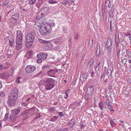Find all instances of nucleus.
Masks as SVG:
<instances>
[{
	"instance_id": "obj_1",
	"label": "nucleus",
	"mask_w": 131,
	"mask_h": 131,
	"mask_svg": "<svg viewBox=\"0 0 131 131\" xmlns=\"http://www.w3.org/2000/svg\"><path fill=\"white\" fill-rule=\"evenodd\" d=\"M54 81L51 78H48L43 81V84L45 86V89L48 90L54 88Z\"/></svg>"
},
{
	"instance_id": "obj_2",
	"label": "nucleus",
	"mask_w": 131,
	"mask_h": 131,
	"mask_svg": "<svg viewBox=\"0 0 131 131\" xmlns=\"http://www.w3.org/2000/svg\"><path fill=\"white\" fill-rule=\"evenodd\" d=\"M49 29L50 27L46 24L41 26L39 29L40 32L42 35H47L51 31Z\"/></svg>"
},
{
	"instance_id": "obj_3",
	"label": "nucleus",
	"mask_w": 131,
	"mask_h": 131,
	"mask_svg": "<svg viewBox=\"0 0 131 131\" xmlns=\"http://www.w3.org/2000/svg\"><path fill=\"white\" fill-rule=\"evenodd\" d=\"M18 91L17 88H15L12 90L11 93L9 94L8 98L16 100L18 98Z\"/></svg>"
},
{
	"instance_id": "obj_4",
	"label": "nucleus",
	"mask_w": 131,
	"mask_h": 131,
	"mask_svg": "<svg viewBox=\"0 0 131 131\" xmlns=\"http://www.w3.org/2000/svg\"><path fill=\"white\" fill-rule=\"evenodd\" d=\"M36 36V34L34 32H30L26 35V40L27 41L33 42Z\"/></svg>"
},
{
	"instance_id": "obj_5",
	"label": "nucleus",
	"mask_w": 131,
	"mask_h": 131,
	"mask_svg": "<svg viewBox=\"0 0 131 131\" xmlns=\"http://www.w3.org/2000/svg\"><path fill=\"white\" fill-rule=\"evenodd\" d=\"M112 42L111 40H108L106 43L105 47L108 52L111 53L112 52Z\"/></svg>"
},
{
	"instance_id": "obj_6",
	"label": "nucleus",
	"mask_w": 131,
	"mask_h": 131,
	"mask_svg": "<svg viewBox=\"0 0 131 131\" xmlns=\"http://www.w3.org/2000/svg\"><path fill=\"white\" fill-rule=\"evenodd\" d=\"M16 100L8 98L7 100L6 101V103L8 106L10 107L14 106L16 104Z\"/></svg>"
},
{
	"instance_id": "obj_7",
	"label": "nucleus",
	"mask_w": 131,
	"mask_h": 131,
	"mask_svg": "<svg viewBox=\"0 0 131 131\" xmlns=\"http://www.w3.org/2000/svg\"><path fill=\"white\" fill-rule=\"evenodd\" d=\"M36 68L35 66L28 65L25 68V71L27 73H31L35 71Z\"/></svg>"
},
{
	"instance_id": "obj_8",
	"label": "nucleus",
	"mask_w": 131,
	"mask_h": 131,
	"mask_svg": "<svg viewBox=\"0 0 131 131\" xmlns=\"http://www.w3.org/2000/svg\"><path fill=\"white\" fill-rule=\"evenodd\" d=\"M47 56V53L42 52L38 53L36 57L38 58H40L42 60H44L46 59Z\"/></svg>"
},
{
	"instance_id": "obj_9",
	"label": "nucleus",
	"mask_w": 131,
	"mask_h": 131,
	"mask_svg": "<svg viewBox=\"0 0 131 131\" xmlns=\"http://www.w3.org/2000/svg\"><path fill=\"white\" fill-rule=\"evenodd\" d=\"M23 47L22 40H16V49L17 50L21 49Z\"/></svg>"
},
{
	"instance_id": "obj_10",
	"label": "nucleus",
	"mask_w": 131,
	"mask_h": 131,
	"mask_svg": "<svg viewBox=\"0 0 131 131\" xmlns=\"http://www.w3.org/2000/svg\"><path fill=\"white\" fill-rule=\"evenodd\" d=\"M17 38L16 40H22L23 38V34L21 31L18 30L17 31Z\"/></svg>"
},
{
	"instance_id": "obj_11",
	"label": "nucleus",
	"mask_w": 131,
	"mask_h": 131,
	"mask_svg": "<svg viewBox=\"0 0 131 131\" xmlns=\"http://www.w3.org/2000/svg\"><path fill=\"white\" fill-rule=\"evenodd\" d=\"M74 1L71 0H65L62 1L61 3L64 5H66L67 4H72L74 3Z\"/></svg>"
},
{
	"instance_id": "obj_12",
	"label": "nucleus",
	"mask_w": 131,
	"mask_h": 131,
	"mask_svg": "<svg viewBox=\"0 0 131 131\" xmlns=\"http://www.w3.org/2000/svg\"><path fill=\"white\" fill-rule=\"evenodd\" d=\"M88 75L86 73H84L81 75L80 77V80L82 82H85L86 80Z\"/></svg>"
},
{
	"instance_id": "obj_13",
	"label": "nucleus",
	"mask_w": 131,
	"mask_h": 131,
	"mask_svg": "<svg viewBox=\"0 0 131 131\" xmlns=\"http://www.w3.org/2000/svg\"><path fill=\"white\" fill-rule=\"evenodd\" d=\"M54 69H51L47 71V75L50 77H54L56 73Z\"/></svg>"
},
{
	"instance_id": "obj_14",
	"label": "nucleus",
	"mask_w": 131,
	"mask_h": 131,
	"mask_svg": "<svg viewBox=\"0 0 131 131\" xmlns=\"http://www.w3.org/2000/svg\"><path fill=\"white\" fill-rule=\"evenodd\" d=\"M99 105L100 109L102 111H103L104 109L106 108L105 104L103 102H100L99 104Z\"/></svg>"
},
{
	"instance_id": "obj_15",
	"label": "nucleus",
	"mask_w": 131,
	"mask_h": 131,
	"mask_svg": "<svg viewBox=\"0 0 131 131\" xmlns=\"http://www.w3.org/2000/svg\"><path fill=\"white\" fill-rule=\"evenodd\" d=\"M94 91V87L93 86H89L87 89L88 94L90 95H91L93 94Z\"/></svg>"
},
{
	"instance_id": "obj_16",
	"label": "nucleus",
	"mask_w": 131,
	"mask_h": 131,
	"mask_svg": "<svg viewBox=\"0 0 131 131\" xmlns=\"http://www.w3.org/2000/svg\"><path fill=\"white\" fill-rule=\"evenodd\" d=\"M12 18L16 20L19 18V14L18 13H16L15 14L12 15L11 17Z\"/></svg>"
},
{
	"instance_id": "obj_17",
	"label": "nucleus",
	"mask_w": 131,
	"mask_h": 131,
	"mask_svg": "<svg viewBox=\"0 0 131 131\" xmlns=\"http://www.w3.org/2000/svg\"><path fill=\"white\" fill-rule=\"evenodd\" d=\"M109 121H110V123L111 126L112 128H113L115 126L116 123L113 119L110 118L109 119Z\"/></svg>"
},
{
	"instance_id": "obj_18",
	"label": "nucleus",
	"mask_w": 131,
	"mask_h": 131,
	"mask_svg": "<svg viewBox=\"0 0 131 131\" xmlns=\"http://www.w3.org/2000/svg\"><path fill=\"white\" fill-rule=\"evenodd\" d=\"M16 116L13 113L12 114H11L9 116V118L11 120L12 122H14L16 119Z\"/></svg>"
},
{
	"instance_id": "obj_19",
	"label": "nucleus",
	"mask_w": 131,
	"mask_h": 131,
	"mask_svg": "<svg viewBox=\"0 0 131 131\" xmlns=\"http://www.w3.org/2000/svg\"><path fill=\"white\" fill-rule=\"evenodd\" d=\"M25 56L28 59H29L32 57V53L30 51H28L26 53Z\"/></svg>"
},
{
	"instance_id": "obj_20",
	"label": "nucleus",
	"mask_w": 131,
	"mask_h": 131,
	"mask_svg": "<svg viewBox=\"0 0 131 131\" xmlns=\"http://www.w3.org/2000/svg\"><path fill=\"white\" fill-rule=\"evenodd\" d=\"M6 78V73H3L0 74V79H5Z\"/></svg>"
},
{
	"instance_id": "obj_21",
	"label": "nucleus",
	"mask_w": 131,
	"mask_h": 131,
	"mask_svg": "<svg viewBox=\"0 0 131 131\" xmlns=\"http://www.w3.org/2000/svg\"><path fill=\"white\" fill-rule=\"evenodd\" d=\"M46 25L48 27H50V29L51 31L52 29V27H53L55 25V24L53 22L49 23H47L46 24Z\"/></svg>"
},
{
	"instance_id": "obj_22",
	"label": "nucleus",
	"mask_w": 131,
	"mask_h": 131,
	"mask_svg": "<svg viewBox=\"0 0 131 131\" xmlns=\"http://www.w3.org/2000/svg\"><path fill=\"white\" fill-rule=\"evenodd\" d=\"M47 43L46 45V48L49 49L51 50L53 47V45L51 43H48V42Z\"/></svg>"
},
{
	"instance_id": "obj_23",
	"label": "nucleus",
	"mask_w": 131,
	"mask_h": 131,
	"mask_svg": "<svg viewBox=\"0 0 131 131\" xmlns=\"http://www.w3.org/2000/svg\"><path fill=\"white\" fill-rule=\"evenodd\" d=\"M105 5L109 8L111 6L110 2L109 0H106L105 2Z\"/></svg>"
},
{
	"instance_id": "obj_24",
	"label": "nucleus",
	"mask_w": 131,
	"mask_h": 131,
	"mask_svg": "<svg viewBox=\"0 0 131 131\" xmlns=\"http://www.w3.org/2000/svg\"><path fill=\"white\" fill-rule=\"evenodd\" d=\"M32 42H28L27 41L26 44V46L27 48H30L31 45L32 44Z\"/></svg>"
},
{
	"instance_id": "obj_25",
	"label": "nucleus",
	"mask_w": 131,
	"mask_h": 131,
	"mask_svg": "<svg viewBox=\"0 0 131 131\" xmlns=\"http://www.w3.org/2000/svg\"><path fill=\"white\" fill-rule=\"evenodd\" d=\"M56 41L58 43H60L63 41V39L62 36L56 39Z\"/></svg>"
},
{
	"instance_id": "obj_26",
	"label": "nucleus",
	"mask_w": 131,
	"mask_h": 131,
	"mask_svg": "<svg viewBox=\"0 0 131 131\" xmlns=\"http://www.w3.org/2000/svg\"><path fill=\"white\" fill-rule=\"evenodd\" d=\"M9 42L10 46V47L12 46L13 45L14 42V40L13 38L10 39L9 40Z\"/></svg>"
},
{
	"instance_id": "obj_27",
	"label": "nucleus",
	"mask_w": 131,
	"mask_h": 131,
	"mask_svg": "<svg viewBox=\"0 0 131 131\" xmlns=\"http://www.w3.org/2000/svg\"><path fill=\"white\" fill-rule=\"evenodd\" d=\"M21 108L19 107L18 108L14 110V113L15 115H16L18 114Z\"/></svg>"
},
{
	"instance_id": "obj_28",
	"label": "nucleus",
	"mask_w": 131,
	"mask_h": 131,
	"mask_svg": "<svg viewBox=\"0 0 131 131\" xmlns=\"http://www.w3.org/2000/svg\"><path fill=\"white\" fill-rule=\"evenodd\" d=\"M58 118V116H54L50 118V120L52 122H54L57 120Z\"/></svg>"
},
{
	"instance_id": "obj_29",
	"label": "nucleus",
	"mask_w": 131,
	"mask_h": 131,
	"mask_svg": "<svg viewBox=\"0 0 131 131\" xmlns=\"http://www.w3.org/2000/svg\"><path fill=\"white\" fill-rule=\"evenodd\" d=\"M49 68V67L48 66L46 65H42V69L45 70L46 69V70H47Z\"/></svg>"
},
{
	"instance_id": "obj_30",
	"label": "nucleus",
	"mask_w": 131,
	"mask_h": 131,
	"mask_svg": "<svg viewBox=\"0 0 131 131\" xmlns=\"http://www.w3.org/2000/svg\"><path fill=\"white\" fill-rule=\"evenodd\" d=\"M112 72L111 70V69H109L107 70V73L106 74L110 76L111 75Z\"/></svg>"
},
{
	"instance_id": "obj_31",
	"label": "nucleus",
	"mask_w": 131,
	"mask_h": 131,
	"mask_svg": "<svg viewBox=\"0 0 131 131\" xmlns=\"http://www.w3.org/2000/svg\"><path fill=\"white\" fill-rule=\"evenodd\" d=\"M120 40L119 37L117 38H116V46H118L119 44Z\"/></svg>"
},
{
	"instance_id": "obj_32",
	"label": "nucleus",
	"mask_w": 131,
	"mask_h": 131,
	"mask_svg": "<svg viewBox=\"0 0 131 131\" xmlns=\"http://www.w3.org/2000/svg\"><path fill=\"white\" fill-rule=\"evenodd\" d=\"M101 61H100V62H99L98 63V64L97 66L95 67V71H96V68H98V69H99V68H100V66H101Z\"/></svg>"
},
{
	"instance_id": "obj_33",
	"label": "nucleus",
	"mask_w": 131,
	"mask_h": 131,
	"mask_svg": "<svg viewBox=\"0 0 131 131\" xmlns=\"http://www.w3.org/2000/svg\"><path fill=\"white\" fill-rule=\"evenodd\" d=\"M38 41L41 43H47L48 41H47L43 40L40 39H39Z\"/></svg>"
},
{
	"instance_id": "obj_34",
	"label": "nucleus",
	"mask_w": 131,
	"mask_h": 131,
	"mask_svg": "<svg viewBox=\"0 0 131 131\" xmlns=\"http://www.w3.org/2000/svg\"><path fill=\"white\" fill-rule=\"evenodd\" d=\"M124 35L126 36H128L131 35V31H127L126 33H124Z\"/></svg>"
},
{
	"instance_id": "obj_35",
	"label": "nucleus",
	"mask_w": 131,
	"mask_h": 131,
	"mask_svg": "<svg viewBox=\"0 0 131 131\" xmlns=\"http://www.w3.org/2000/svg\"><path fill=\"white\" fill-rule=\"evenodd\" d=\"M100 52L101 51L100 49H97V51L96 53V55L98 57L99 56L100 53Z\"/></svg>"
},
{
	"instance_id": "obj_36",
	"label": "nucleus",
	"mask_w": 131,
	"mask_h": 131,
	"mask_svg": "<svg viewBox=\"0 0 131 131\" xmlns=\"http://www.w3.org/2000/svg\"><path fill=\"white\" fill-rule=\"evenodd\" d=\"M121 61L122 63L124 64H125L126 63L127 61V60L125 58H124L122 59Z\"/></svg>"
},
{
	"instance_id": "obj_37",
	"label": "nucleus",
	"mask_w": 131,
	"mask_h": 131,
	"mask_svg": "<svg viewBox=\"0 0 131 131\" xmlns=\"http://www.w3.org/2000/svg\"><path fill=\"white\" fill-rule=\"evenodd\" d=\"M121 51V50L119 49H117V58H118L120 56V52Z\"/></svg>"
},
{
	"instance_id": "obj_38",
	"label": "nucleus",
	"mask_w": 131,
	"mask_h": 131,
	"mask_svg": "<svg viewBox=\"0 0 131 131\" xmlns=\"http://www.w3.org/2000/svg\"><path fill=\"white\" fill-rule=\"evenodd\" d=\"M69 124L72 125L73 126L75 124L74 120L73 119H72L71 121L69 122Z\"/></svg>"
},
{
	"instance_id": "obj_39",
	"label": "nucleus",
	"mask_w": 131,
	"mask_h": 131,
	"mask_svg": "<svg viewBox=\"0 0 131 131\" xmlns=\"http://www.w3.org/2000/svg\"><path fill=\"white\" fill-rule=\"evenodd\" d=\"M8 113H6V114L4 118L3 119V120L4 121H5L8 119Z\"/></svg>"
},
{
	"instance_id": "obj_40",
	"label": "nucleus",
	"mask_w": 131,
	"mask_h": 131,
	"mask_svg": "<svg viewBox=\"0 0 131 131\" xmlns=\"http://www.w3.org/2000/svg\"><path fill=\"white\" fill-rule=\"evenodd\" d=\"M0 96L3 98L5 97V94L4 91H2L0 93Z\"/></svg>"
},
{
	"instance_id": "obj_41",
	"label": "nucleus",
	"mask_w": 131,
	"mask_h": 131,
	"mask_svg": "<svg viewBox=\"0 0 131 131\" xmlns=\"http://www.w3.org/2000/svg\"><path fill=\"white\" fill-rule=\"evenodd\" d=\"M93 59L92 58H91L89 61V62L88 64L90 65V67H91V66H92V64L93 62Z\"/></svg>"
},
{
	"instance_id": "obj_42",
	"label": "nucleus",
	"mask_w": 131,
	"mask_h": 131,
	"mask_svg": "<svg viewBox=\"0 0 131 131\" xmlns=\"http://www.w3.org/2000/svg\"><path fill=\"white\" fill-rule=\"evenodd\" d=\"M49 3L50 4H53L56 3L57 2L56 1L53 0H50L49 1Z\"/></svg>"
},
{
	"instance_id": "obj_43",
	"label": "nucleus",
	"mask_w": 131,
	"mask_h": 131,
	"mask_svg": "<svg viewBox=\"0 0 131 131\" xmlns=\"http://www.w3.org/2000/svg\"><path fill=\"white\" fill-rule=\"evenodd\" d=\"M36 2V0H31L29 2L30 4H33Z\"/></svg>"
},
{
	"instance_id": "obj_44",
	"label": "nucleus",
	"mask_w": 131,
	"mask_h": 131,
	"mask_svg": "<svg viewBox=\"0 0 131 131\" xmlns=\"http://www.w3.org/2000/svg\"><path fill=\"white\" fill-rule=\"evenodd\" d=\"M126 54L127 56L129 57H131V52L129 51H126Z\"/></svg>"
},
{
	"instance_id": "obj_45",
	"label": "nucleus",
	"mask_w": 131,
	"mask_h": 131,
	"mask_svg": "<svg viewBox=\"0 0 131 131\" xmlns=\"http://www.w3.org/2000/svg\"><path fill=\"white\" fill-rule=\"evenodd\" d=\"M90 72L91 73V77H92L94 76V74L95 73V72L94 71H93V70H91L90 71Z\"/></svg>"
},
{
	"instance_id": "obj_46",
	"label": "nucleus",
	"mask_w": 131,
	"mask_h": 131,
	"mask_svg": "<svg viewBox=\"0 0 131 131\" xmlns=\"http://www.w3.org/2000/svg\"><path fill=\"white\" fill-rule=\"evenodd\" d=\"M20 79H21L20 77H18L16 80V82L17 83H20L21 81H20Z\"/></svg>"
},
{
	"instance_id": "obj_47",
	"label": "nucleus",
	"mask_w": 131,
	"mask_h": 131,
	"mask_svg": "<svg viewBox=\"0 0 131 131\" xmlns=\"http://www.w3.org/2000/svg\"><path fill=\"white\" fill-rule=\"evenodd\" d=\"M119 37L118 33V31L117 30H116L115 31V38H117Z\"/></svg>"
},
{
	"instance_id": "obj_48",
	"label": "nucleus",
	"mask_w": 131,
	"mask_h": 131,
	"mask_svg": "<svg viewBox=\"0 0 131 131\" xmlns=\"http://www.w3.org/2000/svg\"><path fill=\"white\" fill-rule=\"evenodd\" d=\"M105 104L107 106V105L110 104V101L108 100V99H107V100H106V101L105 103Z\"/></svg>"
},
{
	"instance_id": "obj_49",
	"label": "nucleus",
	"mask_w": 131,
	"mask_h": 131,
	"mask_svg": "<svg viewBox=\"0 0 131 131\" xmlns=\"http://www.w3.org/2000/svg\"><path fill=\"white\" fill-rule=\"evenodd\" d=\"M109 15L110 17H112L113 16V11L112 9L109 12Z\"/></svg>"
},
{
	"instance_id": "obj_50",
	"label": "nucleus",
	"mask_w": 131,
	"mask_h": 131,
	"mask_svg": "<svg viewBox=\"0 0 131 131\" xmlns=\"http://www.w3.org/2000/svg\"><path fill=\"white\" fill-rule=\"evenodd\" d=\"M84 98L86 100H88L89 99V96L88 94H85L84 95Z\"/></svg>"
},
{
	"instance_id": "obj_51",
	"label": "nucleus",
	"mask_w": 131,
	"mask_h": 131,
	"mask_svg": "<svg viewBox=\"0 0 131 131\" xmlns=\"http://www.w3.org/2000/svg\"><path fill=\"white\" fill-rule=\"evenodd\" d=\"M112 20H111L110 21V31H111L112 30V28L113 27V26L112 25Z\"/></svg>"
},
{
	"instance_id": "obj_52",
	"label": "nucleus",
	"mask_w": 131,
	"mask_h": 131,
	"mask_svg": "<svg viewBox=\"0 0 131 131\" xmlns=\"http://www.w3.org/2000/svg\"><path fill=\"white\" fill-rule=\"evenodd\" d=\"M109 76L106 74L104 75V79H107L109 78Z\"/></svg>"
},
{
	"instance_id": "obj_53",
	"label": "nucleus",
	"mask_w": 131,
	"mask_h": 131,
	"mask_svg": "<svg viewBox=\"0 0 131 131\" xmlns=\"http://www.w3.org/2000/svg\"><path fill=\"white\" fill-rule=\"evenodd\" d=\"M37 62L38 63H40L42 62V59L40 58H38L37 60Z\"/></svg>"
},
{
	"instance_id": "obj_54",
	"label": "nucleus",
	"mask_w": 131,
	"mask_h": 131,
	"mask_svg": "<svg viewBox=\"0 0 131 131\" xmlns=\"http://www.w3.org/2000/svg\"><path fill=\"white\" fill-rule=\"evenodd\" d=\"M41 18L42 17H41V16H40V14H38L36 16V18L37 19H39Z\"/></svg>"
},
{
	"instance_id": "obj_55",
	"label": "nucleus",
	"mask_w": 131,
	"mask_h": 131,
	"mask_svg": "<svg viewBox=\"0 0 131 131\" xmlns=\"http://www.w3.org/2000/svg\"><path fill=\"white\" fill-rule=\"evenodd\" d=\"M107 108L109 110H111L112 109V107L110 104H109L107 106Z\"/></svg>"
},
{
	"instance_id": "obj_56",
	"label": "nucleus",
	"mask_w": 131,
	"mask_h": 131,
	"mask_svg": "<svg viewBox=\"0 0 131 131\" xmlns=\"http://www.w3.org/2000/svg\"><path fill=\"white\" fill-rule=\"evenodd\" d=\"M11 22L13 24H15L17 22V21L16 20H15L14 21L12 19H11Z\"/></svg>"
},
{
	"instance_id": "obj_57",
	"label": "nucleus",
	"mask_w": 131,
	"mask_h": 131,
	"mask_svg": "<svg viewBox=\"0 0 131 131\" xmlns=\"http://www.w3.org/2000/svg\"><path fill=\"white\" fill-rule=\"evenodd\" d=\"M42 10L44 11L45 10V12H46L48 10V8L46 7H44L42 8Z\"/></svg>"
},
{
	"instance_id": "obj_58",
	"label": "nucleus",
	"mask_w": 131,
	"mask_h": 131,
	"mask_svg": "<svg viewBox=\"0 0 131 131\" xmlns=\"http://www.w3.org/2000/svg\"><path fill=\"white\" fill-rule=\"evenodd\" d=\"M59 114L61 117H62L63 116V114L62 112H60L58 113Z\"/></svg>"
},
{
	"instance_id": "obj_59",
	"label": "nucleus",
	"mask_w": 131,
	"mask_h": 131,
	"mask_svg": "<svg viewBox=\"0 0 131 131\" xmlns=\"http://www.w3.org/2000/svg\"><path fill=\"white\" fill-rule=\"evenodd\" d=\"M68 95L67 93V92H65V94L64 95V98L66 99V98H67V97H68Z\"/></svg>"
},
{
	"instance_id": "obj_60",
	"label": "nucleus",
	"mask_w": 131,
	"mask_h": 131,
	"mask_svg": "<svg viewBox=\"0 0 131 131\" xmlns=\"http://www.w3.org/2000/svg\"><path fill=\"white\" fill-rule=\"evenodd\" d=\"M78 35L77 34H76L74 37V38L75 39H78Z\"/></svg>"
},
{
	"instance_id": "obj_61",
	"label": "nucleus",
	"mask_w": 131,
	"mask_h": 131,
	"mask_svg": "<svg viewBox=\"0 0 131 131\" xmlns=\"http://www.w3.org/2000/svg\"><path fill=\"white\" fill-rule=\"evenodd\" d=\"M104 73H102L101 74V77L100 78L101 80L102 79H103V77L104 76Z\"/></svg>"
},
{
	"instance_id": "obj_62",
	"label": "nucleus",
	"mask_w": 131,
	"mask_h": 131,
	"mask_svg": "<svg viewBox=\"0 0 131 131\" xmlns=\"http://www.w3.org/2000/svg\"><path fill=\"white\" fill-rule=\"evenodd\" d=\"M27 113V111H24L22 113V114L23 115H25V114H26Z\"/></svg>"
},
{
	"instance_id": "obj_63",
	"label": "nucleus",
	"mask_w": 131,
	"mask_h": 131,
	"mask_svg": "<svg viewBox=\"0 0 131 131\" xmlns=\"http://www.w3.org/2000/svg\"><path fill=\"white\" fill-rule=\"evenodd\" d=\"M22 106H23L24 107H26L27 106V104L25 103H23L21 104Z\"/></svg>"
},
{
	"instance_id": "obj_64",
	"label": "nucleus",
	"mask_w": 131,
	"mask_h": 131,
	"mask_svg": "<svg viewBox=\"0 0 131 131\" xmlns=\"http://www.w3.org/2000/svg\"><path fill=\"white\" fill-rule=\"evenodd\" d=\"M12 55V54H9V53H8L7 54V56L8 57V58H10V57H11Z\"/></svg>"
}]
</instances>
